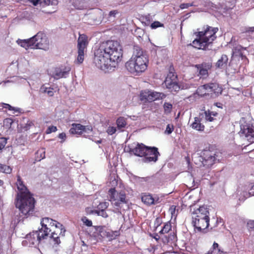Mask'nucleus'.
<instances>
[{"label":"nucleus","mask_w":254,"mask_h":254,"mask_svg":"<svg viewBox=\"0 0 254 254\" xmlns=\"http://www.w3.org/2000/svg\"><path fill=\"white\" fill-rule=\"evenodd\" d=\"M148 60L146 55L138 46H134L133 54L126 64L127 69L131 73H141L147 68Z\"/></svg>","instance_id":"1"},{"label":"nucleus","mask_w":254,"mask_h":254,"mask_svg":"<svg viewBox=\"0 0 254 254\" xmlns=\"http://www.w3.org/2000/svg\"><path fill=\"white\" fill-rule=\"evenodd\" d=\"M35 202L32 194L16 197L15 206L19 209L20 213L18 215L15 216V221L19 223L23 221V218L32 215L35 211Z\"/></svg>","instance_id":"2"},{"label":"nucleus","mask_w":254,"mask_h":254,"mask_svg":"<svg viewBox=\"0 0 254 254\" xmlns=\"http://www.w3.org/2000/svg\"><path fill=\"white\" fill-rule=\"evenodd\" d=\"M218 30L217 28L207 26L204 31L195 32L196 38L193 41L192 46L198 49H208V46L216 38L215 34Z\"/></svg>","instance_id":"3"},{"label":"nucleus","mask_w":254,"mask_h":254,"mask_svg":"<svg viewBox=\"0 0 254 254\" xmlns=\"http://www.w3.org/2000/svg\"><path fill=\"white\" fill-rule=\"evenodd\" d=\"M106 56L113 62L120 61L123 55L122 48L117 41H109L100 46Z\"/></svg>","instance_id":"4"},{"label":"nucleus","mask_w":254,"mask_h":254,"mask_svg":"<svg viewBox=\"0 0 254 254\" xmlns=\"http://www.w3.org/2000/svg\"><path fill=\"white\" fill-rule=\"evenodd\" d=\"M113 62L110 59H109L102 48L100 47L94 53V63L96 66L103 70H106L108 69L109 66H111V63Z\"/></svg>","instance_id":"5"},{"label":"nucleus","mask_w":254,"mask_h":254,"mask_svg":"<svg viewBox=\"0 0 254 254\" xmlns=\"http://www.w3.org/2000/svg\"><path fill=\"white\" fill-rule=\"evenodd\" d=\"M32 49H39L46 51L49 49V41L46 35L41 32L38 33L31 38Z\"/></svg>","instance_id":"6"},{"label":"nucleus","mask_w":254,"mask_h":254,"mask_svg":"<svg viewBox=\"0 0 254 254\" xmlns=\"http://www.w3.org/2000/svg\"><path fill=\"white\" fill-rule=\"evenodd\" d=\"M108 195L109 200L117 207H121V204L127 202L125 193L123 191L118 192L115 188L109 190Z\"/></svg>","instance_id":"7"},{"label":"nucleus","mask_w":254,"mask_h":254,"mask_svg":"<svg viewBox=\"0 0 254 254\" xmlns=\"http://www.w3.org/2000/svg\"><path fill=\"white\" fill-rule=\"evenodd\" d=\"M217 152L215 150H204L199 157V160L203 166L209 167L217 161Z\"/></svg>","instance_id":"8"},{"label":"nucleus","mask_w":254,"mask_h":254,"mask_svg":"<svg viewBox=\"0 0 254 254\" xmlns=\"http://www.w3.org/2000/svg\"><path fill=\"white\" fill-rule=\"evenodd\" d=\"M197 92L201 93V96L208 94L207 92L213 93L216 95L221 94L222 88L216 83H209L199 86L197 89Z\"/></svg>","instance_id":"9"},{"label":"nucleus","mask_w":254,"mask_h":254,"mask_svg":"<svg viewBox=\"0 0 254 254\" xmlns=\"http://www.w3.org/2000/svg\"><path fill=\"white\" fill-rule=\"evenodd\" d=\"M240 127V135L241 136H245L249 142H254V129L253 126L244 122V123H241Z\"/></svg>","instance_id":"10"},{"label":"nucleus","mask_w":254,"mask_h":254,"mask_svg":"<svg viewBox=\"0 0 254 254\" xmlns=\"http://www.w3.org/2000/svg\"><path fill=\"white\" fill-rule=\"evenodd\" d=\"M192 223L195 229L198 232H206V229L209 228V217L205 218L192 217Z\"/></svg>","instance_id":"11"},{"label":"nucleus","mask_w":254,"mask_h":254,"mask_svg":"<svg viewBox=\"0 0 254 254\" xmlns=\"http://www.w3.org/2000/svg\"><path fill=\"white\" fill-rule=\"evenodd\" d=\"M146 151L142 161L144 163L156 162L158 160V157L160 155L156 147H149Z\"/></svg>","instance_id":"12"},{"label":"nucleus","mask_w":254,"mask_h":254,"mask_svg":"<svg viewBox=\"0 0 254 254\" xmlns=\"http://www.w3.org/2000/svg\"><path fill=\"white\" fill-rule=\"evenodd\" d=\"M25 238L26 240L22 242V244L24 246L29 245V246L36 247L41 242L36 231L26 235Z\"/></svg>","instance_id":"13"},{"label":"nucleus","mask_w":254,"mask_h":254,"mask_svg":"<svg viewBox=\"0 0 254 254\" xmlns=\"http://www.w3.org/2000/svg\"><path fill=\"white\" fill-rule=\"evenodd\" d=\"M70 70V68L69 67L61 66L55 68L51 73V75L55 79L65 78L68 75Z\"/></svg>","instance_id":"14"},{"label":"nucleus","mask_w":254,"mask_h":254,"mask_svg":"<svg viewBox=\"0 0 254 254\" xmlns=\"http://www.w3.org/2000/svg\"><path fill=\"white\" fill-rule=\"evenodd\" d=\"M17 189L19 192L17 193L16 197H20L23 195H26L32 194L24 184L19 175L17 176V181L16 183Z\"/></svg>","instance_id":"15"},{"label":"nucleus","mask_w":254,"mask_h":254,"mask_svg":"<svg viewBox=\"0 0 254 254\" xmlns=\"http://www.w3.org/2000/svg\"><path fill=\"white\" fill-rule=\"evenodd\" d=\"M148 147L143 143H137L133 148H130L129 152L135 156L143 158Z\"/></svg>","instance_id":"16"},{"label":"nucleus","mask_w":254,"mask_h":254,"mask_svg":"<svg viewBox=\"0 0 254 254\" xmlns=\"http://www.w3.org/2000/svg\"><path fill=\"white\" fill-rule=\"evenodd\" d=\"M192 218L196 217L199 218H205L209 217V212L207 208L204 206H200L198 208L193 211L192 213Z\"/></svg>","instance_id":"17"},{"label":"nucleus","mask_w":254,"mask_h":254,"mask_svg":"<svg viewBox=\"0 0 254 254\" xmlns=\"http://www.w3.org/2000/svg\"><path fill=\"white\" fill-rule=\"evenodd\" d=\"M164 82L167 88L171 92H177L181 89V86L178 84L177 81L170 80L168 78L165 79Z\"/></svg>","instance_id":"18"},{"label":"nucleus","mask_w":254,"mask_h":254,"mask_svg":"<svg viewBox=\"0 0 254 254\" xmlns=\"http://www.w3.org/2000/svg\"><path fill=\"white\" fill-rule=\"evenodd\" d=\"M41 226L45 228H48L49 226L61 227V223L49 217H45L41 221Z\"/></svg>","instance_id":"19"},{"label":"nucleus","mask_w":254,"mask_h":254,"mask_svg":"<svg viewBox=\"0 0 254 254\" xmlns=\"http://www.w3.org/2000/svg\"><path fill=\"white\" fill-rule=\"evenodd\" d=\"M69 131L71 134H80L83 131H86V127L79 124H73Z\"/></svg>","instance_id":"20"},{"label":"nucleus","mask_w":254,"mask_h":254,"mask_svg":"<svg viewBox=\"0 0 254 254\" xmlns=\"http://www.w3.org/2000/svg\"><path fill=\"white\" fill-rule=\"evenodd\" d=\"M88 44L87 37L84 34H80L78 39V50H83L86 48Z\"/></svg>","instance_id":"21"},{"label":"nucleus","mask_w":254,"mask_h":254,"mask_svg":"<svg viewBox=\"0 0 254 254\" xmlns=\"http://www.w3.org/2000/svg\"><path fill=\"white\" fill-rule=\"evenodd\" d=\"M51 231V230L49 228H45L42 226V228L39 229L38 231H36L38 234L39 237L40 238V240L42 241L43 240L46 239L49 234V233Z\"/></svg>","instance_id":"22"},{"label":"nucleus","mask_w":254,"mask_h":254,"mask_svg":"<svg viewBox=\"0 0 254 254\" xmlns=\"http://www.w3.org/2000/svg\"><path fill=\"white\" fill-rule=\"evenodd\" d=\"M228 62V58L226 55L223 54L221 58L218 60L215 64L217 68H223L227 65Z\"/></svg>","instance_id":"23"},{"label":"nucleus","mask_w":254,"mask_h":254,"mask_svg":"<svg viewBox=\"0 0 254 254\" xmlns=\"http://www.w3.org/2000/svg\"><path fill=\"white\" fill-rule=\"evenodd\" d=\"M192 128L200 131L204 130V126L201 123V120L198 118H194V122L190 126Z\"/></svg>","instance_id":"24"},{"label":"nucleus","mask_w":254,"mask_h":254,"mask_svg":"<svg viewBox=\"0 0 254 254\" xmlns=\"http://www.w3.org/2000/svg\"><path fill=\"white\" fill-rule=\"evenodd\" d=\"M165 97L166 95L163 93L157 92L152 90H150V102L160 99H162L165 98Z\"/></svg>","instance_id":"25"},{"label":"nucleus","mask_w":254,"mask_h":254,"mask_svg":"<svg viewBox=\"0 0 254 254\" xmlns=\"http://www.w3.org/2000/svg\"><path fill=\"white\" fill-rule=\"evenodd\" d=\"M205 254H225V253L221 249L218 244L214 242L212 248Z\"/></svg>","instance_id":"26"},{"label":"nucleus","mask_w":254,"mask_h":254,"mask_svg":"<svg viewBox=\"0 0 254 254\" xmlns=\"http://www.w3.org/2000/svg\"><path fill=\"white\" fill-rule=\"evenodd\" d=\"M61 236L56 235V234H51L50 238V243L53 245L54 248L57 247L61 243L60 238Z\"/></svg>","instance_id":"27"},{"label":"nucleus","mask_w":254,"mask_h":254,"mask_svg":"<svg viewBox=\"0 0 254 254\" xmlns=\"http://www.w3.org/2000/svg\"><path fill=\"white\" fill-rule=\"evenodd\" d=\"M142 201L147 205H152L154 204V199L152 196L149 194H145L141 197Z\"/></svg>","instance_id":"28"},{"label":"nucleus","mask_w":254,"mask_h":254,"mask_svg":"<svg viewBox=\"0 0 254 254\" xmlns=\"http://www.w3.org/2000/svg\"><path fill=\"white\" fill-rule=\"evenodd\" d=\"M139 97L141 101L150 102V90L141 91Z\"/></svg>","instance_id":"29"},{"label":"nucleus","mask_w":254,"mask_h":254,"mask_svg":"<svg viewBox=\"0 0 254 254\" xmlns=\"http://www.w3.org/2000/svg\"><path fill=\"white\" fill-rule=\"evenodd\" d=\"M116 124L117 125V127L119 129H122L123 128H125L127 126V122L126 119L123 117H120L116 121Z\"/></svg>","instance_id":"30"},{"label":"nucleus","mask_w":254,"mask_h":254,"mask_svg":"<svg viewBox=\"0 0 254 254\" xmlns=\"http://www.w3.org/2000/svg\"><path fill=\"white\" fill-rule=\"evenodd\" d=\"M54 89L53 88H51L50 87H47L45 85L42 86L40 89V91L41 93H46L52 97L54 94V91H53Z\"/></svg>","instance_id":"31"},{"label":"nucleus","mask_w":254,"mask_h":254,"mask_svg":"<svg viewBox=\"0 0 254 254\" xmlns=\"http://www.w3.org/2000/svg\"><path fill=\"white\" fill-rule=\"evenodd\" d=\"M61 227H59V226L56 227V230H54L52 234H56V235L61 236L62 237H64L65 236V232L66 231L64 226L61 224Z\"/></svg>","instance_id":"32"},{"label":"nucleus","mask_w":254,"mask_h":254,"mask_svg":"<svg viewBox=\"0 0 254 254\" xmlns=\"http://www.w3.org/2000/svg\"><path fill=\"white\" fill-rule=\"evenodd\" d=\"M17 43L20 46L25 48L26 49L28 48L32 49V45L31 44V38L28 40H18Z\"/></svg>","instance_id":"33"},{"label":"nucleus","mask_w":254,"mask_h":254,"mask_svg":"<svg viewBox=\"0 0 254 254\" xmlns=\"http://www.w3.org/2000/svg\"><path fill=\"white\" fill-rule=\"evenodd\" d=\"M161 239L164 244H167L170 241H173L175 238L174 235L168 234V235H160Z\"/></svg>","instance_id":"34"},{"label":"nucleus","mask_w":254,"mask_h":254,"mask_svg":"<svg viewBox=\"0 0 254 254\" xmlns=\"http://www.w3.org/2000/svg\"><path fill=\"white\" fill-rule=\"evenodd\" d=\"M45 158V149L42 148L38 150L36 153L35 160L37 161H40L42 159Z\"/></svg>","instance_id":"35"},{"label":"nucleus","mask_w":254,"mask_h":254,"mask_svg":"<svg viewBox=\"0 0 254 254\" xmlns=\"http://www.w3.org/2000/svg\"><path fill=\"white\" fill-rule=\"evenodd\" d=\"M254 186H252L249 192L243 191L242 193L243 197H240L239 199L242 201H244L247 198H248L251 196H254V191L253 190Z\"/></svg>","instance_id":"36"},{"label":"nucleus","mask_w":254,"mask_h":254,"mask_svg":"<svg viewBox=\"0 0 254 254\" xmlns=\"http://www.w3.org/2000/svg\"><path fill=\"white\" fill-rule=\"evenodd\" d=\"M171 228L172 226L171 223H167L165 224L163 227L159 231V233L160 235H164L169 233L171 230Z\"/></svg>","instance_id":"37"},{"label":"nucleus","mask_w":254,"mask_h":254,"mask_svg":"<svg viewBox=\"0 0 254 254\" xmlns=\"http://www.w3.org/2000/svg\"><path fill=\"white\" fill-rule=\"evenodd\" d=\"M11 170L12 169L9 166L5 165L0 164V171L4 173L10 174Z\"/></svg>","instance_id":"38"},{"label":"nucleus","mask_w":254,"mask_h":254,"mask_svg":"<svg viewBox=\"0 0 254 254\" xmlns=\"http://www.w3.org/2000/svg\"><path fill=\"white\" fill-rule=\"evenodd\" d=\"M246 48H244L241 45H238L235 47L233 49V55L238 56L241 52L242 50H246Z\"/></svg>","instance_id":"39"},{"label":"nucleus","mask_w":254,"mask_h":254,"mask_svg":"<svg viewBox=\"0 0 254 254\" xmlns=\"http://www.w3.org/2000/svg\"><path fill=\"white\" fill-rule=\"evenodd\" d=\"M212 219L210 224L209 223V227H210V230H215V228L218 226V223L219 222V220L218 218L216 219Z\"/></svg>","instance_id":"40"},{"label":"nucleus","mask_w":254,"mask_h":254,"mask_svg":"<svg viewBox=\"0 0 254 254\" xmlns=\"http://www.w3.org/2000/svg\"><path fill=\"white\" fill-rule=\"evenodd\" d=\"M13 123V121L11 118H6L3 120V125L7 128H10Z\"/></svg>","instance_id":"41"},{"label":"nucleus","mask_w":254,"mask_h":254,"mask_svg":"<svg viewBox=\"0 0 254 254\" xmlns=\"http://www.w3.org/2000/svg\"><path fill=\"white\" fill-rule=\"evenodd\" d=\"M195 66L197 68H203L208 71V70L210 69L211 68L212 65L210 63H202L201 64H196Z\"/></svg>","instance_id":"42"},{"label":"nucleus","mask_w":254,"mask_h":254,"mask_svg":"<svg viewBox=\"0 0 254 254\" xmlns=\"http://www.w3.org/2000/svg\"><path fill=\"white\" fill-rule=\"evenodd\" d=\"M84 51L81 50H78V56L77 58V62L81 64L84 60Z\"/></svg>","instance_id":"43"},{"label":"nucleus","mask_w":254,"mask_h":254,"mask_svg":"<svg viewBox=\"0 0 254 254\" xmlns=\"http://www.w3.org/2000/svg\"><path fill=\"white\" fill-rule=\"evenodd\" d=\"M168 78L170 80L177 81V75L175 74V73L170 70L166 79H168Z\"/></svg>","instance_id":"44"},{"label":"nucleus","mask_w":254,"mask_h":254,"mask_svg":"<svg viewBox=\"0 0 254 254\" xmlns=\"http://www.w3.org/2000/svg\"><path fill=\"white\" fill-rule=\"evenodd\" d=\"M247 227L249 231H254V220H249L247 223Z\"/></svg>","instance_id":"45"},{"label":"nucleus","mask_w":254,"mask_h":254,"mask_svg":"<svg viewBox=\"0 0 254 254\" xmlns=\"http://www.w3.org/2000/svg\"><path fill=\"white\" fill-rule=\"evenodd\" d=\"M34 126L33 123L31 121H28L27 123L22 126V129L24 131H27L30 128V127Z\"/></svg>","instance_id":"46"},{"label":"nucleus","mask_w":254,"mask_h":254,"mask_svg":"<svg viewBox=\"0 0 254 254\" xmlns=\"http://www.w3.org/2000/svg\"><path fill=\"white\" fill-rule=\"evenodd\" d=\"M198 70L199 71V74L202 76L203 78H205L208 76V71L203 68H197Z\"/></svg>","instance_id":"47"},{"label":"nucleus","mask_w":254,"mask_h":254,"mask_svg":"<svg viewBox=\"0 0 254 254\" xmlns=\"http://www.w3.org/2000/svg\"><path fill=\"white\" fill-rule=\"evenodd\" d=\"M134 179L136 181L138 182H147L148 181L149 179L150 178L149 177H139L138 176H134Z\"/></svg>","instance_id":"48"},{"label":"nucleus","mask_w":254,"mask_h":254,"mask_svg":"<svg viewBox=\"0 0 254 254\" xmlns=\"http://www.w3.org/2000/svg\"><path fill=\"white\" fill-rule=\"evenodd\" d=\"M164 108L165 112L170 113L172 108V105L169 103L165 102L164 104Z\"/></svg>","instance_id":"49"},{"label":"nucleus","mask_w":254,"mask_h":254,"mask_svg":"<svg viewBox=\"0 0 254 254\" xmlns=\"http://www.w3.org/2000/svg\"><path fill=\"white\" fill-rule=\"evenodd\" d=\"M7 143V138L5 137H0V150H2Z\"/></svg>","instance_id":"50"},{"label":"nucleus","mask_w":254,"mask_h":254,"mask_svg":"<svg viewBox=\"0 0 254 254\" xmlns=\"http://www.w3.org/2000/svg\"><path fill=\"white\" fill-rule=\"evenodd\" d=\"M82 221L87 226L90 227L92 225V222L91 220H89L86 217H83L81 218Z\"/></svg>","instance_id":"51"},{"label":"nucleus","mask_w":254,"mask_h":254,"mask_svg":"<svg viewBox=\"0 0 254 254\" xmlns=\"http://www.w3.org/2000/svg\"><path fill=\"white\" fill-rule=\"evenodd\" d=\"M174 130V126L173 125L168 124L167 126L165 133L167 134H171Z\"/></svg>","instance_id":"52"},{"label":"nucleus","mask_w":254,"mask_h":254,"mask_svg":"<svg viewBox=\"0 0 254 254\" xmlns=\"http://www.w3.org/2000/svg\"><path fill=\"white\" fill-rule=\"evenodd\" d=\"M246 33L247 35H250L252 34V36L254 38V27L247 28L246 30Z\"/></svg>","instance_id":"53"},{"label":"nucleus","mask_w":254,"mask_h":254,"mask_svg":"<svg viewBox=\"0 0 254 254\" xmlns=\"http://www.w3.org/2000/svg\"><path fill=\"white\" fill-rule=\"evenodd\" d=\"M117 131L116 127H109L107 129V132L109 135H112Z\"/></svg>","instance_id":"54"},{"label":"nucleus","mask_w":254,"mask_h":254,"mask_svg":"<svg viewBox=\"0 0 254 254\" xmlns=\"http://www.w3.org/2000/svg\"><path fill=\"white\" fill-rule=\"evenodd\" d=\"M117 180L115 179V177L113 178V177H112L110 179V186L112 187V188L115 189V186H117Z\"/></svg>","instance_id":"55"},{"label":"nucleus","mask_w":254,"mask_h":254,"mask_svg":"<svg viewBox=\"0 0 254 254\" xmlns=\"http://www.w3.org/2000/svg\"><path fill=\"white\" fill-rule=\"evenodd\" d=\"M43 2L46 5H57L58 4L57 0H44Z\"/></svg>","instance_id":"56"},{"label":"nucleus","mask_w":254,"mask_h":254,"mask_svg":"<svg viewBox=\"0 0 254 254\" xmlns=\"http://www.w3.org/2000/svg\"><path fill=\"white\" fill-rule=\"evenodd\" d=\"M150 26L152 29H155L159 27H163V24L159 21H154L151 24Z\"/></svg>","instance_id":"57"},{"label":"nucleus","mask_w":254,"mask_h":254,"mask_svg":"<svg viewBox=\"0 0 254 254\" xmlns=\"http://www.w3.org/2000/svg\"><path fill=\"white\" fill-rule=\"evenodd\" d=\"M205 119L206 120L209 121V122H212L214 120L213 117H211V113H210V111H207L205 112Z\"/></svg>","instance_id":"58"},{"label":"nucleus","mask_w":254,"mask_h":254,"mask_svg":"<svg viewBox=\"0 0 254 254\" xmlns=\"http://www.w3.org/2000/svg\"><path fill=\"white\" fill-rule=\"evenodd\" d=\"M57 130V128L56 127L52 126L48 127V128L47 129V130L46 131V132H47V133H50L52 132L56 131Z\"/></svg>","instance_id":"59"},{"label":"nucleus","mask_w":254,"mask_h":254,"mask_svg":"<svg viewBox=\"0 0 254 254\" xmlns=\"http://www.w3.org/2000/svg\"><path fill=\"white\" fill-rule=\"evenodd\" d=\"M109 205V203L107 202H104L102 203H100L99 205V209H103L105 210L106 209Z\"/></svg>","instance_id":"60"},{"label":"nucleus","mask_w":254,"mask_h":254,"mask_svg":"<svg viewBox=\"0 0 254 254\" xmlns=\"http://www.w3.org/2000/svg\"><path fill=\"white\" fill-rule=\"evenodd\" d=\"M3 107L6 109H8L10 111H17V109H16L14 107H12L8 104H3Z\"/></svg>","instance_id":"61"},{"label":"nucleus","mask_w":254,"mask_h":254,"mask_svg":"<svg viewBox=\"0 0 254 254\" xmlns=\"http://www.w3.org/2000/svg\"><path fill=\"white\" fill-rule=\"evenodd\" d=\"M193 4L192 3H182L180 4V7L181 8V9H185V8H188V7H189L190 6H192Z\"/></svg>","instance_id":"62"},{"label":"nucleus","mask_w":254,"mask_h":254,"mask_svg":"<svg viewBox=\"0 0 254 254\" xmlns=\"http://www.w3.org/2000/svg\"><path fill=\"white\" fill-rule=\"evenodd\" d=\"M99 216H101L104 218L108 217V215L105 210L103 209H100V211L99 212Z\"/></svg>","instance_id":"63"},{"label":"nucleus","mask_w":254,"mask_h":254,"mask_svg":"<svg viewBox=\"0 0 254 254\" xmlns=\"http://www.w3.org/2000/svg\"><path fill=\"white\" fill-rule=\"evenodd\" d=\"M59 138L60 139H62L63 140L61 141V142H64L66 138V134L64 132L61 133L59 134L58 136Z\"/></svg>","instance_id":"64"}]
</instances>
